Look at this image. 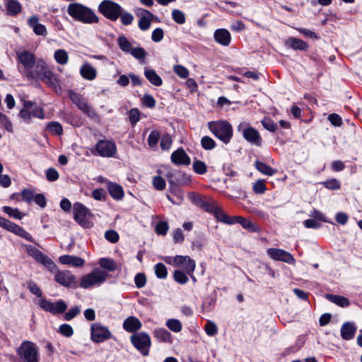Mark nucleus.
I'll use <instances>...</instances> for the list:
<instances>
[{
  "instance_id": "obj_1",
  "label": "nucleus",
  "mask_w": 362,
  "mask_h": 362,
  "mask_svg": "<svg viewBox=\"0 0 362 362\" xmlns=\"http://www.w3.org/2000/svg\"><path fill=\"white\" fill-rule=\"evenodd\" d=\"M68 14L74 19L86 24L97 23L98 17L90 8L80 4L71 3L67 7Z\"/></svg>"
},
{
  "instance_id": "obj_2",
  "label": "nucleus",
  "mask_w": 362,
  "mask_h": 362,
  "mask_svg": "<svg viewBox=\"0 0 362 362\" xmlns=\"http://www.w3.org/2000/svg\"><path fill=\"white\" fill-rule=\"evenodd\" d=\"M208 127L213 134L224 144L230 142L233 136V128L226 121H212L208 123Z\"/></svg>"
},
{
  "instance_id": "obj_3",
  "label": "nucleus",
  "mask_w": 362,
  "mask_h": 362,
  "mask_svg": "<svg viewBox=\"0 0 362 362\" xmlns=\"http://www.w3.org/2000/svg\"><path fill=\"white\" fill-rule=\"evenodd\" d=\"M35 78H37L51 87H56L57 79L43 59H37L35 66Z\"/></svg>"
},
{
  "instance_id": "obj_4",
  "label": "nucleus",
  "mask_w": 362,
  "mask_h": 362,
  "mask_svg": "<svg viewBox=\"0 0 362 362\" xmlns=\"http://www.w3.org/2000/svg\"><path fill=\"white\" fill-rule=\"evenodd\" d=\"M17 355L23 362H38L39 351L36 344L30 341H24L17 349Z\"/></svg>"
},
{
  "instance_id": "obj_5",
  "label": "nucleus",
  "mask_w": 362,
  "mask_h": 362,
  "mask_svg": "<svg viewBox=\"0 0 362 362\" xmlns=\"http://www.w3.org/2000/svg\"><path fill=\"white\" fill-rule=\"evenodd\" d=\"M109 274L100 269H94L90 273L82 276L80 286L83 288H88L93 286H99L104 283Z\"/></svg>"
},
{
  "instance_id": "obj_6",
  "label": "nucleus",
  "mask_w": 362,
  "mask_h": 362,
  "mask_svg": "<svg viewBox=\"0 0 362 362\" xmlns=\"http://www.w3.org/2000/svg\"><path fill=\"white\" fill-rule=\"evenodd\" d=\"M74 218L82 227L89 228L93 226V223L89 220L92 214L88 208L80 202H76L73 206Z\"/></svg>"
},
{
  "instance_id": "obj_7",
  "label": "nucleus",
  "mask_w": 362,
  "mask_h": 362,
  "mask_svg": "<svg viewBox=\"0 0 362 362\" xmlns=\"http://www.w3.org/2000/svg\"><path fill=\"white\" fill-rule=\"evenodd\" d=\"M122 8L117 3L104 0L98 6V11L107 19L115 21L122 14Z\"/></svg>"
},
{
  "instance_id": "obj_8",
  "label": "nucleus",
  "mask_w": 362,
  "mask_h": 362,
  "mask_svg": "<svg viewBox=\"0 0 362 362\" xmlns=\"http://www.w3.org/2000/svg\"><path fill=\"white\" fill-rule=\"evenodd\" d=\"M238 132H240L243 138L251 144L256 146H261L262 143V137L257 129L250 127L247 122H241L237 127Z\"/></svg>"
},
{
  "instance_id": "obj_9",
  "label": "nucleus",
  "mask_w": 362,
  "mask_h": 362,
  "mask_svg": "<svg viewBox=\"0 0 362 362\" xmlns=\"http://www.w3.org/2000/svg\"><path fill=\"white\" fill-rule=\"evenodd\" d=\"M133 346L143 355L148 356L151 346L150 336L146 332H137L130 337Z\"/></svg>"
},
{
  "instance_id": "obj_10",
  "label": "nucleus",
  "mask_w": 362,
  "mask_h": 362,
  "mask_svg": "<svg viewBox=\"0 0 362 362\" xmlns=\"http://www.w3.org/2000/svg\"><path fill=\"white\" fill-rule=\"evenodd\" d=\"M17 59L25 69L27 78L28 79H35V74L31 70L37 62L35 54L28 51H23L17 53Z\"/></svg>"
},
{
  "instance_id": "obj_11",
  "label": "nucleus",
  "mask_w": 362,
  "mask_h": 362,
  "mask_svg": "<svg viewBox=\"0 0 362 362\" xmlns=\"http://www.w3.org/2000/svg\"><path fill=\"white\" fill-rule=\"evenodd\" d=\"M91 152L95 156L110 158L116 153L117 147L115 144L111 141L100 140Z\"/></svg>"
},
{
  "instance_id": "obj_12",
  "label": "nucleus",
  "mask_w": 362,
  "mask_h": 362,
  "mask_svg": "<svg viewBox=\"0 0 362 362\" xmlns=\"http://www.w3.org/2000/svg\"><path fill=\"white\" fill-rule=\"evenodd\" d=\"M25 247L28 254L34 258L36 262L43 264L50 271H54L57 269V265L48 256L42 254L38 249L33 245H25Z\"/></svg>"
},
{
  "instance_id": "obj_13",
  "label": "nucleus",
  "mask_w": 362,
  "mask_h": 362,
  "mask_svg": "<svg viewBox=\"0 0 362 362\" xmlns=\"http://www.w3.org/2000/svg\"><path fill=\"white\" fill-rule=\"evenodd\" d=\"M112 337L109 329L100 322L93 323L90 326V339L95 343L103 342Z\"/></svg>"
},
{
  "instance_id": "obj_14",
  "label": "nucleus",
  "mask_w": 362,
  "mask_h": 362,
  "mask_svg": "<svg viewBox=\"0 0 362 362\" xmlns=\"http://www.w3.org/2000/svg\"><path fill=\"white\" fill-rule=\"evenodd\" d=\"M0 227L25 238L28 241H34L31 235L25 231L22 227L1 216H0Z\"/></svg>"
},
{
  "instance_id": "obj_15",
  "label": "nucleus",
  "mask_w": 362,
  "mask_h": 362,
  "mask_svg": "<svg viewBox=\"0 0 362 362\" xmlns=\"http://www.w3.org/2000/svg\"><path fill=\"white\" fill-rule=\"evenodd\" d=\"M37 304L40 308L53 315L63 313L67 308L66 303L62 300L52 303L45 298H42L39 300Z\"/></svg>"
},
{
  "instance_id": "obj_16",
  "label": "nucleus",
  "mask_w": 362,
  "mask_h": 362,
  "mask_svg": "<svg viewBox=\"0 0 362 362\" xmlns=\"http://www.w3.org/2000/svg\"><path fill=\"white\" fill-rule=\"evenodd\" d=\"M267 255L275 261H281L289 264H294L296 259L288 252L280 248H269L267 250Z\"/></svg>"
},
{
  "instance_id": "obj_17",
  "label": "nucleus",
  "mask_w": 362,
  "mask_h": 362,
  "mask_svg": "<svg viewBox=\"0 0 362 362\" xmlns=\"http://www.w3.org/2000/svg\"><path fill=\"white\" fill-rule=\"evenodd\" d=\"M173 264L175 267L182 268L187 274L190 275H192L196 267L195 261L189 256L177 255L174 258ZM192 276L193 277V276Z\"/></svg>"
},
{
  "instance_id": "obj_18",
  "label": "nucleus",
  "mask_w": 362,
  "mask_h": 362,
  "mask_svg": "<svg viewBox=\"0 0 362 362\" xmlns=\"http://www.w3.org/2000/svg\"><path fill=\"white\" fill-rule=\"evenodd\" d=\"M136 14L139 16V28L143 31L147 30L151 26L154 15L151 11L144 8H139Z\"/></svg>"
},
{
  "instance_id": "obj_19",
  "label": "nucleus",
  "mask_w": 362,
  "mask_h": 362,
  "mask_svg": "<svg viewBox=\"0 0 362 362\" xmlns=\"http://www.w3.org/2000/svg\"><path fill=\"white\" fill-rule=\"evenodd\" d=\"M54 279L58 284L69 287L74 282L75 277L69 271H58Z\"/></svg>"
},
{
  "instance_id": "obj_20",
  "label": "nucleus",
  "mask_w": 362,
  "mask_h": 362,
  "mask_svg": "<svg viewBox=\"0 0 362 362\" xmlns=\"http://www.w3.org/2000/svg\"><path fill=\"white\" fill-rule=\"evenodd\" d=\"M190 158L187 156L182 148L175 151L171 155V161L177 165L190 164Z\"/></svg>"
},
{
  "instance_id": "obj_21",
  "label": "nucleus",
  "mask_w": 362,
  "mask_h": 362,
  "mask_svg": "<svg viewBox=\"0 0 362 362\" xmlns=\"http://www.w3.org/2000/svg\"><path fill=\"white\" fill-rule=\"evenodd\" d=\"M356 331L357 327L354 322H346L341 327V337L344 340H351L354 337Z\"/></svg>"
},
{
  "instance_id": "obj_22",
  "label": "nucleus",
  "mask_w": 362,
  "mask_h": 362,
  "mask_svg": "<svg viewBox=\"0 0 362 362\" xmlns=\"http://www.w3.org/2000/svg\"><path fill=\"white\" fill-rule=\"evenodd\" d=\"M122 327L128 332L134 333L142 327L141 321L134 316H129L123 322Z\"/></svg>"
},
{
  "instance_id": "obj_23",
  "label": "nucleus",
  "mask_w": 362,
  "mask_h": 362,
  "mask_svg": "<svg viewBox=\"0 0 362 362\" xmlns=\"http://www.w3.org/2000/svg\"><path fill=\"white\" fill-rule=\"evenodd\" d=\"M28 25L33 28L37 35L45 36L47 33L45 26L39 23V18L37 16H32L28 20Z\"/></svg>"
},
{
  "instance_id": "obj_24",
  "label": "nucleus",
  "mask_w": 362,
  "mask_h": 362,
  "mask_svg": "<svg viewBox=\"0 0 362 362\" xmlns=\"http://www.w3.org/2000/svg\"><path fill=\"white\" fill-rule=\"evenodd\" d=\"M59 262L62 264L71 265L74 267H81L85 264V260L74 255H64L59 257Z\"/></svg>"
},
{
  "instance_id": "obj_25",
  "label": "nucleus",
  "mask_w": 362,
  "mask_h": 362,
  "mask_svg": "<svg viewBox=\"0 0 362 362\" xmlns=\"http://www.w3.org/2000/svg\"><path fill=\"white\" fill-rule=\"evenodd\" d=\"M214 37L215 40L223 46L229 45L231 40L229 31L223 28L217 29L214 32Z\"/></svg>"
},
{
  "instance_id": "obj_26",
  "label": "nucleus",
  "mask_w": 362,
  "mask_h": 362,
  "mask_svg": "<svg viewBox=\"0 0 362 362\" xmlns=\"http://www.w3.org/2000/svg\"><path fill=\"white\" fill-rule=\"evenodd\" d=\"M107 188L110 196L115 200H121L124 196L123 188L121 185L112 182H107Z\"/></svg>"
},
{
  "instance_id": "obj_27",
  "label": "nucleus",
  "mask_w": 362,
  "mask_h": 362,
  "mask_svg": "<svg viewBox=\"0 0 362 362\" xmlns=\"http://www.w3.org/2000/svg\"><path fill=\"white\" fill-rule=\"evenodd\" d=\"M80 74L84 79L93 81L97 76V70L90 64L86 62L81 66Z\"/></svg>"
},
{
  "instance_id": "obj_28",
  "label": "nucleus",
  "mask_w": 362,
  "mask_h": 362,
  "mask_svg": "<svg viewBox=\"0 0 362 362\" xmlns=\"http://www.w3.org/2000/svg\"><path fill=\"white\" fill-rule=\"evenodd\" d=\"M240 223L244 228H245L250 231H252V232H256L259 230V226L254 224L252 222H251L250 221L246 219L245 218H244L243 216L232 217L230 224H233V223Z\"/></svg>"
},
{
  "instance_id": "obj_29",
  "label": "nucleus",
  "mask_w": 362,
  "mask_h": 362,
  "mask_svg": "<svg viewBox=\"0 0 362 362\" xmlns=\"http://www.w3.org/2000/svg\"><path fill=\"white\" fill-rule=\"evenodd\" d=\"M6 14L16 16L21 13L22 6L18 0H7L5 3Z\"/></svg>"
},
{
  "instance_id": "obj_30",
  "label": "nucleus",
  "mask_w": 362,
  "mask_h": 362,
  "mask_svg": "<svg viewBox=\"0 0 362 362\" xmlns=\"http://www.w3.org/2000/svg\"><path fill=\"white\" fill-rule=\"evenodd\" d=\"M286 45L296 50H306L308 48V44L298 38L289 37L286 41Z\"/></svg>"
},
{
  "instance_id": "obj_31",
  "label": "nucleus",
  "mask_w": 362,
  "mask_h": 362,
  "mask_svg": "<svg viewBox=\"0 0 362 362\" xmlns=\"http://www.w3.org/2000/svg\"><path fill=\"white\" fill-rule=\"evenodd\" d=\"M144 76L148 81L153 86H160L163 84L161 78L157 74L155 70L145 68Z\"/></svg>"
},
{
  "instance_id": "obj_32",
  "label": "nucleus",
  "mask_w": 362,
  "mask_h": 362,
  "mask_svg": "<svg viewBox=\"0 0 362 362\" xmlns=\"http://www.w3.org/2000/svg\"><path fill=\"white\" fill-rule=\"evenodd\" d=\"M153 336L160 342L170 344L173 341L171 334L164 328L155 329L153 332Z\"/></svg>"
},
{
  "instance_id": "obj_33",
  "label": "nucleus",
  "mask_w": 362,
  "mask_h": 362,
  "mask_svg": "<svg viewBox=\"0 0 362 362\" xmlns=\"http://www.w3.org/2000/svg\"><path fill=\"white\" fill-rule=\"evenodd\" d=\"M197 204L204 209L205 211L211 213L212 211L216 209V206L218 204L215 200L210 197L199 198L197 200Z\"/></svg>"
},
{
  "instance_id": "obj_34",
  "label": "nucleus",
  "mask_w": 362,
  "mask_h": 362,
  "mask_svg": "<svg viewBox=\"0 0 362 362\" xmlns=\"http://www.w3.org/2000/svg\"><path fill=\"white\" fill-rule=\"evenodd\" d=\"M326 298L331 301L332 303L342 307L345 308L350 305V301L347 298H345L339 295L334 294H327Z\"/></svg>"
},
{
  "instance_id": "obj_35",
  "label": "nucleus",
  "mask_w": 362,
  "mask_h": 362,
  "mask_svg": "<svg viewBox=\"0 0 362 362\" xmlns=\"http://www.w3.org/2000/svg\"><path fill=\"white\" fill-rule=\"evenodd\" d=\"M255 166L259 172L265 175L272 176L274 175L276 172V170L273 169L269 165L262 161L256 160L255 163Z\"/></svg>"
},
{
  "instance_id": "obj_36",
  "label": "nucleus",
  "mask_w": 362,
  "mask_h": 362,
  "mask_svg": "<svg viewBox=\"0 0 362 362\" xmlns=\"http://www.w3.org/2000/svg\"><path fill=\"white\" fill-rule=\"evenodd\" d=\"M117 42L121 50L125 53L130 54L132 50L134 48L133 47L132 43L124 35L119 36L118 37Z\"/></svg>"
},
{
  "instance_id": "obj_37",
  "label": "nucleus",
  "mask_w": 362,
  "mask_h": 362,
  "mask_svg": "<svg viewBox=\"0 0 362 362\" xmlns=\"http://www.w3.org/2000/svg\"><path fill=\"white\" fill-rule=\"evenodd\" d=\"M214 216L221 222L230 224L232 217L227 216L224 211L217 204L216 209L211 212Z\"/></svg>"
},
{
  "instance_id": "obj_38",
  "label": "nucleus",
  "mask_w": 362,
  "mask_h": 362,
  "mask_svg": "<svg viewBox=\"0 0 362 362\" xmlns=\"http://www.w3.org/2000/svg\"><path fill=\"white\" fill-rule=\"evenodd\" d=\"M54 57L56 62L62 65L66 64L69 60L67 52L62 49L56 50Z\"/></svg>"
},
{
  "instance_id": "obj_39",
  "label": "nucleus",
  "mask_w": 362,
  "mask_h": 362,
  "mask_svg": "<svg viewBox=\"0 0 362 362\" xmlns=\"http://www.w3.org/2000/svg\"><path fill=\"white\" fill-rule=\"evenodd\" d=\"M100 266L110 272H114L117 269V264L115 262L109 258H101L99 260Z\"/></svg>"
},
{
  "instance_id": "obj_40",
  "label": "nucleus",
  "mask_w": 362,
  "mask_h": 362,
  "mask_svg": "<svg viewBox=\"0 0 362 362\" xmlns=\"http://www.w3.org/2000/svg\"><path fill=\"white\" fill-rule=\"evenodd\" d=\"M78 108L92 119L98 117L97 112L92 107V106L87 103L86 100L82 104H81V105L78 106Z\"/></svg>"
},
{
  "instance_id": "obj_41",
  "label": "nucleus",
  "mask_w": 362,
  "mask_h": 362,
  "mask_svg": "<svg viewBox=\"0 0 362 362\" xmlns=\"http://www.w3.org/2000/svg\"><path fill=\"white\" fill-rule=\"evenodd\" d=\"M167 327L174 332H180L182 329L181 322L177 319H169L166 321Z\"/></svg>"
},
{
  "instance_id": "obj_42",
  "label": "nucleus",
  "mask_w": 362,
  "mask_h": 362,
  "mask_svg": "<svg viewBox=\"0 0 362 362\" xmlns=\"http://www.w3.org/2000/svg\"><path fill=\"white\" fill-rule=\"evenodd\" d=\"M2 210L10 217H13L18 220H21L23 218L21 211L16 208H12L11 206H4L2 207Z\"/></svg>"
},
{
  "instance_id": "obj_43",
  "label": "nucleus",
  "mask_w": 362,
  "mask_h": 362,
  "mask_svg": "<svg viewBox=\"0 0 362 362\" xmlns=\"http://www.w3.org/2000/svg\"><path fill=\"white\" fill-rule=\"evenodd\" d=\"M135 59L139 60L141 62H144L146 57L147 56V52L146 50L140 47H134V49L132 50L130 53Z\"/></svg>"
},
{
  "instance_id": "obj_44",
  "label": "nucleus",
  "mask_w": 362,
  "mask_h": 362,
  "mask_svg": "<svg viewBox=\"0 0 362 362\" xmlns=\"http://www.w3.org/2000/svg\"><path fill=\"white\" fill-rule=\"evenodd\" d=\"M160 138V134L158 131L153 130L152 131L147 139L148 145L151 148H154L157 146V144Z\"/></svg>"
},
{
  "instance_id": "obj_45",
  "label": "nucleus",
  "mask_w": 362,
  "mask_h": 362,
  "mask_svg": "<svg viewBox=\"0 0 362 362\" xmlns=\"http://www.w3.org/2000/svg\"><path fill=\"white\" fill-rule=\"evenodd\" d=\"M47 128L52 134L55 135H61L63 132L62 126L57 122H49Z\"/></svg>"
},
{
  "instance_id": "obj_46",
  "label": "nucleus",
  "mask_w": 362,
  "mask_h": 362,
  "mask_svg": "<svg viewBox=\"0 0 362 362\" xmlns=\"http://www.w3.org/2000/svg\"><path fill=\"white\" fill-rule=\"evenodd\" d=\"M68 95L70 100L77 106V107L86 101L85 98L81 95L74 92V90H69Z\"/></svg>"
},
{
  "instance_id": "obj_47",
  "label": "nucleus",
  "mask_w": 362,
  "mask_h": 362,
  "mask_svg": "<svg viewBox=\"0 0 362 362\" xmlns=\"http://www.w3.org/2000/svg\"><path fill=\"white\" fill-rule=\"evenodd\" d=\"M201 145L204 149L209 151L215 148L216 142L212 138L204 136L201 140Z\"/></svg>"
},
{
  "instance_id": "obj_48",
  "label": "nucleus",
  "mask_w": 362,
  "mask_h": 362,
  "mask_svg": "<svg viewBox=\"0 0 362 362\" xmlns=\"http://www.w3.org/2000/svg\"><path fill=\"white\" fill-rule=\"evenodd\" d=\"M155 274L158 279H165L168 274L167 268L163 263H158L154 267Z\"/></svg>"
},
{
  "instance_id": "obj_49",
  "label": "nucleus",
  "mask_w": 362,
  "mask_h": 362,
  "mask_svg": "<svg viewBox=\"0 0 362 362\" xmlns=\"http://www.w3.org/2000/svg\"><path fill=\"white\" fill-rule=\"evenodd\" d=\"M173 21L178 24H184L186 21L185 13L179 9H173L172 11Z\"/></svg>"
},
{
  "instance_id": "obj_50",
  "label": "nucleus",
  "mask_w": 362,
  "mask_h": 362,
  "mask_svg": "<svg viewBox=\"0 0 362 362\" xmlns=\"http://www.w3.org/2000/svg\"><path fill=\"white\" fill-rule=\"evenodd\" d=\"M129 122L134 126L140 119V111L137 108H132L129 111Z\"/></svg>"
},
{
  "instance_id": "obj_51",
  "label": "nucleus",
  "mask_w": 362,
  "mask_h": 362,
  "mask_svg": "<svg viewBox=\"0 0 362 362\" xmlns=\"http://www.w3.org/2000/svg\"><path fill=\"white\" fill-rule=\"evenodd\" d=\"M261 122L264 129L269 132H274L277 129V124L270 118L265 117Z\"/></svg>"
},
{
  "instance_id": "obj_52",
  "label": "nucleus",
  "mask_w": 362,
  "mask_h": 362,
  "mask_svg": "<svg viewBox=\"0 0 362 362\" xmlns=\"http://www.w3.org/2000/svg\"><path fill=\"white\" fill-rule=\"evenodd\" d=\"M173 277L175 281L180 284H185L189 280L187 275L180 270H175L173 273Z\"/></svg>"
},
{
  "instance_id": "obj_53",
  "label": "nucleus",
  "mask_w": 362,
  "mask_h": 362,
  "mask_svg": "<svg viewBox=\"0 0 362 362\" xmlns=\"http://www.w3.org/2000/svg\"><path fill=\"white\" fill-rule=\"evenodd\" d=\"M168 229V223L165 221H160L156 226V232L158 235H165Z\"/></svg>"
},
{
  "instance_id": "obj_54",
  "label": "nucleus",
  "mask_w": 362,
  "mask_h": 362,
  "mask_svg": "<svg viewBox=\"0 0 362 362\" xmlns=\"http://www.w3.org/2000/svg\"><path fill=\"white\" fill-rule=\"evenodd\" d=\"M153 185L157 190H163L166 186L165 180L160 176L153 177Z\"/></svg>"
},
{
  "instance_id": "obj_55",
  "label": "nucleus",
  "mask_w": 362,
  "mask_h": 362,
  "mask_svg": "<svg viewBox=\"0 0 362 362\" xmlns=\"http://www.w3.org/2000/svg\"><path fill=\"white\" fill-rule=\"evenodd\" d=\"M59 332L66 337H70L74 334L73 328L68 324H63L59 327Z\"/></svg>"
},
{
  "instance_id": "obj_56",
  "label": "nucleus",
  "mask_w": 362,
  "mask_h": 362,
  "mask_svg": "<svg viewBox=\"0 0 362 362\" xmlns=\"http://www.w3.org/2000/svg\"><path fill=\"white\" fill-rule=\"evenodd\" d=\"M172 144V139L168 134H163L160 140V147L163 150H169Z\"/></svg>"
},
{
  "instance_id": "obj_57",
  "label": "nucleus",
  "mask_w": 362,
  "mask_h": 362,
  "mask_svg": "<svg viewBox=\"0 0 362 362\" xmlns=\"http://www.w3.org/2000/svg\"><path fill=\"white\" fill-rule=\"evenodd\" d=\"M194 170L199 174L203 175L206 172V166L205 163L201 160H195L193 163Z\"/></svg>"
},
{
  "instance_id": "obj_58",
  "label": "nucleus",
  "mask_w": 362,
  "mask_h": 362,
  "mask_svg": "<svg viewBox=\"0 0 362 362\" xmlns=\"http://www.w3.org/2000/svg\"><path fill=\"white\" fill-rule=\"evenodd\" d=\"M175 73L182 78H186L189 76L188 70L182 65H175L173 67Z\"/></svg>"
},
{
  "instance_id": "obj_59",
  "label": "nucleus",
  "mask_w": 362,
  "mask_h": 362,
  "mask_svg": "<svg viewBox=\"0 0 362 362\" xmlns=\"http://www.w3.org/2000/svg\"><path fill=\"white\" fill-rule=\"evenodd\" d=\"M105 238L109 242L115 243L119 240V234L114 230H108L105 233Z\"/></svg>"
},
{
  "instance_id": "obj_60",
  "label": "nucleus",
  "mask_w": 362,
  "mask_h": 362,
  "mask_svg": "<svg viewBox=\"0 0 362 362\" xmlns=\"http://www.w3.org/2000/svg\"><path fill=\"white\" fill-rule=\"evenodd\" d=\"M134 282L137 288H143L146 284L145 274L143 273H138L134 277Z\"/></svg>"
},
{
  "instance_id": "obj_61",
  "label": "nucleus",
  "mask_w": 362,
  "mask_h": 362,
  "mask_svg": "<svg viewBox=\"0 0 362 362\" xmlns=\"http://www.w3.org/2000/svg\"><path fill=\"white\" fill-rule=\"evenodd\" d=\"M121 22L124 25H128L132 23L134 20V16L132 13L129 12H123L122 11V14L119 16Z\"/></svg>"
},
{
  "instance_id": "obj_62",
  "label": "nucleus",
  "mask_w": 362,
  "mask_h": 362,
  "mask_svg": "<svg viewBox=\"0 0 362 362\" xmlns=\"http://www.w3.org/2000/svg\"><path fill=\"white\" fill-rule=\"evenodd\" d=\"M80 312L81 309L78 306L71 308L68 312L65 313L64 320L67 321L71 320V319L77 316L80 313Z\"/></svg>"
},
{
  "instance_id": "obj_63",
  "label": "nucleus",
  "mask_w": 362,
  "mask_h": 362,
  "mask_svg": "<svg viewBox=\"0 0 362 362\" xmlns=\"http://www.w3.org/2000/svg\"><path fill=\"white\" fill-rule=\"evenodd\" d=\"M206 333L211 337L216 335L218 332L217 326L212 322H208L205 325Z\"/></svg>"
},
{
  "instance_id": "obj_64",
  "label": "nucleus",
  "mask_w": 362,
  "mask_h": 362,
  "mask_svg": "<svg viewBox=\"0 0 362 362\" xmlns=\"http://www.w3.org/2000/svg\"><path fill=\"white\" fill-rule=\"evenodd\" d=\"M324 186L332 190L339 189L340 188V183L336 179L328 180L323 182Z\"/></svg>"
}]
</instances>
